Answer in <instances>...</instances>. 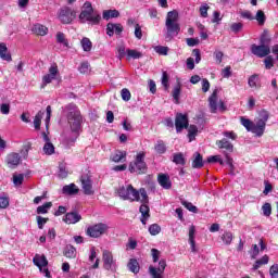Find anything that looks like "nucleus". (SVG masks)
Segmentation results:
<instances>
[{"label": "nucleus", "mask_w": 278, "mask_h": 278, "mask_svg": "<svg viewBox=\"0 0 278 278\" xmlns=\"http://www.w3.org/2000/svg\"><path fill=\"white\" fill-rule=\"evenodd\" d=\"M117 194L123 201H130V203H134V201L149 203V194H147L144 188L137 190L132 185H124L117 189Z\"/></svg>", "instance_id": "obj_1"}, {"label": "nucleus", "mask_w": 278, "mask_h": 278, "mask_svg": "<svg viewBox=\"0 0 278 278\" xmlns=\"http://www.w3.org/2000/svg\"><path fill=\"white\" fill-rule=\"evenodd\" d=\"M179 12L176 10L169 11L166 15V21H165V28H166V34H165V40L166 42H170L173 38L179 36V31H181V26L179 25Z\"/></svg>", "instance_id": "obj_2"}, {"label": "nucleus", "mask_w": 278, "mask_h": 278, "mask_svg": "<svg viewBox=\"0 0 278 278\" xmlns=\"http://www.w3.org/2000/svg\"><path fill=\"white\" fill-rule=\"evenodd\" d=\"M79 21L89 25H99L101 15L94 11L90 1H86L79 14Z\"/></svg>", "instance_id": "obj_3"}, {"label": "nucleus", "mask_w": 278, "mask_h": 278, "mask_svg": "<svg viewBox=\"0 0 278 278\" xmlns=\"http://www.w3.org/2000/svg\"><path fill=\"white\" fill-rule=\"evenodd\" d=\"M66 110L68 111L67 114V122L72 129V132L75 134L76 138L79 135V129H81V113L79 112V109H77V105L75 104H68L66 106Z\"/></svg>", "instance_id": "obj_4"}, {"label": "nucleus", "mask_w": 278, "mask_h": 278, "mask_svg": "<svg viewBox=\"0 0 278 278\" xmlns=\"http://www.w3.org/2000/svg\"><path fill=\"white\" fill-rule=\"evenodd\" d=\"M144 157H147V153L139 152L135 160L130 162L128 166V170L130 173H136L137 175H147V162H144Z\"/></svg>", "instance_id": "obj_5"}, {"label": "nucleus", "mask_w": 278, "mask_h": 278, "mask_svg": "<svg viewBox=\"0 0 278 278\" xmlns=\"http://www.w3.org/2000/svg\"><path fill=\"white\" fill-rule=\"evenodd\" d=\"M56 16L63 25H71L77 18V12L70 7H62L59 9Z\"/></svg>", "instance_id": "obj_6"}, {"label": "nucleus", "mask_w": 278, "mask_h": 278, "mask_svg": "<svg viewBox=\"0 0 278 278\" xmlns=\"http://www.w3.org/2000/svg\"><path fill=\"white\" fill-rule=\"evenodd\" d=\"M216 146L218 149H225L224 155L226 157V164L229 166L230 170H233V159L229 156V153H233V144L224 138L222 140L216 141Z\"/></svg>", "instance_id": "obj_7"}, {"label": "nucleus", "mask_w": 278, "mask_h": 278, "mask_svg": "<svg viewBox=\"0 0 278 278\" xmlns=\"http://www.w3.org/2000/svg\"><path fill=\"white\" fill-rule=\"evenodd\" d=\"M102 262L104 270H111V273H116V268H118V265H116V260H114V255L110 250H104L102 252Z\"/></svg>", "instance_id": "obj_8"}, {"label": "nucleus", "mask_w": 278, "mask_h": 278, "mask_svg": "<svg viewBox=\"0 0 278 278\" xmlns=\"http://www.w3.org/2000/svg\"><path fill=\"white\" fill-rule=\"evenodd\" d=\"M108 229H110V226L99 223L93 226H89L86 233L89 236V238H101V236L108 233Z\"/></svg>", "instance_id": "obj_9"}, {"label": "nucleus", "mask_w": 278, "mask_h": 278, "mask_svg": "<svg viewBox=\"0 0 278 278\" xmlns=\"http://www.w3.org/2000/svg\"><path fill=\"white\" fill-rule=\"evenodd\" d=\"M251 51L256 58H266L267 55H270V47L266 45V39H264V37L261 38V46H251Z\"/></svg>", "instance_id": "obj_10"}, {"label": "nucleus", "mask_w": 278, "mask_h": 278, "mask_svg": "<svg viewBox=\"0 0 278 278\" xmlns=\"http://www.w3.org/2000/svg\"><path fill=\"white\" fill-rule=\"evenodd\" d=\"M58 75H60V70L58 68V64L54 63L49 67L48 74L43 75L41 88H46L51 81L58 79Z\"/></svg>", "instance_id": "obj_11"}, {"label": "nucleus", "mask_w": 278, "mask_h": 278, "mask_svg": "<svg viewBox=\"0 0 278 278\" xmlns=\"http://www.w3.org/2000/svg\"><path fill=\"white\" fill-rule=\"evenodd\" d=\"M175 127L177 134H181L184 129H188V115L181 113L176 114Z\"/></svg>", "instance_id": "obj_12"}, {"label": "nucleus", "mask_w": 278, "mask_h": 278, "mask_svg": "<svg viewBox=\"0 0 278 278\" xmlns=\"http://www.w3.org/2000/svg\"><path fill=\"white\" fill-rule=\"evenodd\" d=\"M41 136L45 142L43 153L46 155H53V153H55V146H53V143L51 142V138H49V135H47V132H42Z\"/></svg>", "instance_id": "obj_13"}, {"label": "nucleus", "mask_w": 278, "mask_h": 278, "mask_svg": "<svg viewBox=\"0 0 278 278\" xmlns=\"http://www.w3.org/2000/svg\"><path fill=\"white\" fill-rule=\"evenodd\" d=\"M5 162H7V166H9V168H16V166H18V164H21V154L16 153V152H11L7 155Z\"/></svg>", "instance_id": "obj_14"}, {"label": "nucleus", "mask_w": 278, "mask_h": 278, "mask_svg": "<svg viewBox=\"0 0 278 278\" xmlns=\"http://www.w3.org/2000/svg\"><path fill=\"white\" fill-rule=\"evenodd\" d=\"M250 131L252 134H255V136H257L258 138H262V136H264V131H266V124L256 119L255 123H252V128Z\"/></svg>", "instance_id": "obj_15"}, {"label": "nucleus", "mask_w": 278, "mask_h": 278, "mask_svg": "<svg viewBox=\"0 0 278 278\" xmlns=\"http://www.w3.org/2000/svg\"><path fill=\"white\" fill-rule=\"evenodd\" d=\"M114 33L117 36H121V34H123V25L109 23L106 25V34L112 38V36H114Z\"/></svg>", "instance_id": "obj_16"}, {"label": "nucleus", "mask_w": 278, "mask_h": 278, "mask_svg": "<svg viewBox=\"0 0 278 278\" xmlns=\"http://www.w3.org/2000/svg\"><path fill=\"white\" fill-rule=\"evenodd\" d=\"M83 190L85 194L90 195L94 194V191L92 190V180L88 176H83L80 178Z\"/></svg>", "instance_id": "obj_17"}, {"label": "nucleus", "mask_w": 278, "mask_h": 278, "mask_svg": "<svg viewBox=\"0 0 278 278\" xmlns=\"http://www.w3.org/2000/svg\"><path fill=\"white\" fill-rule=\"evenodd\" d=\"M208 105L212 114H216V110H218V89H215L208 98Z\"/></svg>", "instance_id": "obj_18"}, {"label": "nucleus", "mask_w": 278, "mask_h": 278, "mask_svg": "<svg viewBox=\"0 0 278 278\" xmlns=\"http://www.w3.org/2000/svg\"><path fill=\"white\" fill-rule=\"evenodd\" d=\"M63 220L66 225H75L81 220V215L77 212H71L65 215Z\"/></svg>", "instance_id": "obj_19"}, {"label": "nucleus", "mask_w": 278, "mask_h": 278, "mask_svg": "<svg viewBox=\"0 0 278 278\" xmlns=\"http://www.w3.org/2000/svg\"><path fill=\"white\" fill-rule=\"evenodd\" d=\"M157 181L161 187H163L165 190H170L173 184L170 182V177L166 174H159Z\"/></svg>", "instance_id": "obj_20"}, {"label": "nucleus", "mask_w": 278, "mask_h": 278, "mask_svg": "<svg viewBox=\"0 0 278 278\" xmlns=\"http://www.w3.org/2000/svg\"><path fill=\"white\" fill-rule=\"evenodd\" d=\"M147 204L148 203H142L139 208V212L141 214L142 225H147V220H149V218H151V214H149L151 212V210L149 208V205H147Z\"/></svg>", "instance_id": "obj_21"}, {"label": "nucleus", "mask_w": 278, "mask_h": 278, "mask_svg": "<svg viewBox=\"0 0 278 278\" xmlns=\"http://www.w3.org/2000/svg\"><path fill=\"white\" fill-rule=\"evenodd\" d=\"M33 262L35 266H37L39 269L40 268H46V266H49V261H47V256L36 254L35 257L33 258Z\"/></svg>", "instance_id": "obj_22"}, {"label": "nucleus", "mask_w": 278, "mask_h": 278, "mask_svg": "<svg viewBox=\"0 0 278 278\" xmlns=\"http://www.w3.org/2000/svg\"><path fill=\"white\" fill-rule=\"evenodd\" d=\"M194 233H197V228L194 225L189 227V244L191 247L192 253H197V242L194 241Z\"/></svg>", "instance_id": "obj_23"}, {"label": "nucleus", "mask_w": 278, "mask_h": 278, "mask_svg": "<svg viewBox=\"0 0 278 278\" xmlns=\"http://www.w3.org/2000/svg\"><path fill=\"white\" fill-rule=\"evenodd\" d=\"M31 31L37 36H47L49 28L42 24H35L31 28Z\"/></svg>", "instance_id": "obj_24"}, {"label": "nucleus", "mask_w": 278, "mask_h": 278, "mask_svg": "<svg viewBox=\"0 0 278 278\" xmlns=\"http://www.w3.org/2000/svg\"><path fill=\"white\" fill-rule=\"evenodd\" d=\"M0 58L5 62H12V54L8 52V46L5 43H0Z\"/></svg>", "instance_id": "obj_25"}, {"label": "nucleus", "mask_w": 278, "mask_h": 278, "mask_svg": "<svg viewBox=\"0 0 278 278\" xmlns=\"http://www.w3.org/2000/svg\"><path fill=\"white\" fill-rule=\"evenodd\" d=\"M62 192L63 194L73 197V194H77L79 192V188H77L75 184H70L63 187Z\"/></svg>", "instance_id": "obj_26"}, {"label": "nucleus", "mask_w": 278, "mask_h": 278, "mask_svg": "<svg viewBox=\"0 0 278 278\" xmlns=\"http://www.w3.org/2000/svg\"><path fill=\"white\" fill-rule=\"evenodd\" d=\"M127 267L130 270V273H134L135 275H138V273H140V264L136 258H130Z\"/></svg>", "instance_id": "obj_27"}, {"label": "nucleus", "mask_w": 278, "mask_h": 278, "mask_svg": "<svg viewBox=\"0 0 278 278\" xmlns=\"http://www.w3.org/2000/svg\"><path fill=\"white\" fill-rule=\"evenodd\" d=\"M172 97L176 103V105H179V97H181V83H177V85L172 90Z\"/></svg>", "instance_id": "obj_28"}, {"label": "nucleus", "mask_w": 278, "mask_h": 278, "mask_svg": "<svg viewBox=\"0 0 278 278\" xmlns=\"http://www.w3.org/2000/svg\"><path fill=\"white\" fill-rule=\"evenodd\" d=\"M121 16V13L118 10H106L103 11L102 17L104 21H110V18H118Z\"/></svg>", "instance_id": "obj_29"}, {"label": "nucleus", "mask_w": 278, "mask_h": 278, "mask_svg": "<svg viewBox=\"0 0 278 278\" xmlns=\"http://www.w3.org/2000/svg\"><path fill=\"white\" fill-rule=\"evenodd\" d=\"M192 168H203V156L201 153L195 152L193 154Z\"/></svg>", "instance_id": "obj_30"}, {"label": "nucleus", "mask_w": 278, "mask_h": 278, "mask_svg": "<svg viewBox=\"0 0 278 278\" xmlns=\"http://www.w3.org/2000/svg\"><path fill=\"white\" fill-rule=\"evenodd\" d=\"M125 157H127V153L123 151H115V153L111 155L112 162H115V163L123 162Z\"/></svg>", "instance_id": "obj_31"}, {"label": "nucleus", "mask_w": 278, "mask_h": 278, "mask_svg": "<svg viewBox=\"0 0 278 278\" xmlns=\"http://www.w3.org/2000/svg\"><path fill=\"white\" fill-rule=\"evenodd\" d=\"M127 60H140V58H142V52L138 51V50H131V49H127Z\"/></svg>", "instance_id": "obj_32"}, {"label": "nucleus", "mask_w": 278, "mask_h": 278, "mask_svg": "<svg viewBox=\"0 0 278 278\" xmlns=\"http://www.w3.org/2000/svg\"><path fill=\"white\" fill-rule=\"evenodd\" d=\"M64 255L65 257L73 260L77 255V250L73 245H66L64 249Z\"/></svg>", "instance_id": "obj_33"}, {"label": "nucleus", "mask_w": 278, "mask_h": 278, "mask_svg": "<svg viewBox=\"0 0 278 278\" xmlns=\"http://www.w3.org/2000/svg\"><path fill=\"white\" fill-rule=\"evenodd\" d=\"M174 164L186 166V157H184V153H175L173 155Z\"/></svg>", "instance_id": "obj_34"}, {"label": "nucleus", "mask_w": 278, "mask_h": 278, "mask_svg": "<svg viewBox=\"0 0 278 278\" xmlns=\"http://www.w3.org/2000/svg\"><path fill=\"white\" fill-rule=\"evenodd\" d=\"M220 239L224 242V244L229 247V244L233 242V233L231 231H226L222 235Z\"/></svg>", "instance_id": "obj_35"}, {"label": "nucleus", "mask_w": 278, "mask_h": 278, "mask_svg": "<svg viewBox=\"0 0 278 278\" xmlns=\"http://www.w3.org/2000/svg\"><path fill=\"white\" fill-rule=\"evenodd\" d=\"M80 45L83 47V50L86 52L92 51V41L88 37H85L81 39Z\"/></svg>", "instance_id": "obj_36"}, {"label": "nucleus", "mask_w": 278, "mask_h": 278, "mask_svg": "<svg viewBox=\"0 0 278 278\" xmlns=\"http://www.w3.org/2000/svg\"><path fill=\"white\" fill-rule=\"evenodd\" d=\"M45 116V112L42 111H39L35 118H34V126H35V129H40V125L42 123V117Z\"/></svg>", "instance_id": "obj_37"}, {"label": "nucleus", "mask_w": 278, "mask_h": 278, "mask_svg": "<svg viewBox=\"0 0 278 278\" xmlns=\"http://www.w3.org/2000/svg\"><path fill=\"white\" fill-rule=\"evenodd\" d=\"M56 42H59V45H63V47H68L66 35H64L62 31L56 33Z\"/></svg>", "instance_id": "obj_38"}, {"label": "nucleus", "mask_w": 278, "mask_h": 278, "mask_svg": "<svg viewBox=\"0 0 278 278\" xmlns=\"http://www.w3.org/2000/svg\"><path fill=\"white\" fill-rule=\"evenodd\" d=\"M268 117H269L268 111L262 110L258 113V118L256 121H258L260 123H263L264 125H266V123H268Z\"/></svg>", "instance_id": "obj_39"}, {"label": "nucleus", "mask_w": 278, "mask_h": 278, "mask_svg": "<svg viewBox=\"0 0 278 278\" xmlns=\"http://www.w3.org/2000/svg\"><path fill=\"white\" fill-rule=\"evenodd\" d=\"M255 20L257 21L258 25H264L266 23V14H264V11L258 10L256 12Z\"/></svg>", "instance_id": "obj_40"}, {"label": "nucleus", "mask_w": 278, "mask_h": 278, "mask_svg": "<svg viewBox=\"0 0 278 278\" xmlns=\"http://www.w3.org/2000/svg\"><path fill=\"white\" fill-rule=\"evenodd\" d=\"M197 131H199V128H197L195 125H190L188 128V136H189V141L192 142L194 140V136H197Z\"/></svg>", "instance_id": "obj_41"}, {"label": "nucleus", "mask_w": 278, "mask_h": 278, "mask_svg": "<svg viewBox=\"0 0 278 278\" xmlns=\"http://www.w3.org/2000/svg\"><path fill=\"white\" fill-rule=\"evenodd\" d=\"M59 177L61 179H66L68 177V170L66 169V165L64 164L59 165Z\"/></svg>", "instance_id": "obj_42"}, {"label": "nucleus", "mask_w": 278, "mask_h": 278, "mask_svg": "<svg viewBox=\"0 0 278 278\" xmlns=\"http://www.w3.org/2000/svg\"><path fill=\"white\" fill-rule=\"evenodd\" d=\"M52 205L53 204L51 202H48L43 205L38 206L37 207V214H47V212H49V210Z\"/></svg>", "instance_id": "obj_43"}, {"label": "nucleus", "mask_w": 278, "mask_h": 278, "mask_svg": "<svg viewBox=\"0 0 278 278\" xmlns=\"http://www.w3.org/2000/svg\"><path fill=\"white\" fill-rule=\"evenodd\" d=\"M154 149L156 153L164 154L166 153V144H164V141H157L154 146Z\"/></svg>", "instance_id": "obj_44"}, {"label": "nucleus", "mask_w": 278, "mask_h": 278, "mask_svg": "<svg viewBox=\"0 0 278 278\" xmlns=\"http://www.w3.org/2000/svg\"><path fill=\"white\" fill-rule=\"evenodd\" d=\"M160 231H162V227H160V225H157V224L150 225L149 233L151 236H157V233H160Z\"/></svg>", "instance_id": "obj_45"}, {"label": "nucleus", "mask_w": 278, "mask_h": 278, "mask_svg": "<svg viewBox=\"0 0 278 278\" xmlns=\"http://www.w3.org/2000/svg\"><path fill=\"white\" fill-rule=\"evenodd\" d=\"M25 180V175H13V184L14 186H23V181Z\"/></svg>", "instance_id": "obj_46"}, {"label": "nucleus", "mask_w": 278, "mask_h": 278, "mask_svg": "<svg viewBox=\"0 0 278 278\" xmlns=\"http://www.w3.org/2000/svg\"><path fill=\"white\" fill-rule=\"evenodd\" d=\"M154 51L155 53H159V55H168V47L156 46Z\"/></svg>", "instance_id": "obj_47"}, {"label": "nucleus", "mask_w": 278, "mask_h": 278, "mask_svg": "<svg viewBox=\"0 0 278 278\" xmlns=\"http://www.w3.org/2000/svg\"><path fill=\"white\" fill-rule=\"evenodd\" d=\"M168 73L163 72L162 73V86L165 88V90H168V88L170 87V85L168 84Z\"/></svg>", "instance_id": "obj_48"}, {"label": "nucleus", "mask_w": 278, "mask_h": 278, "mask_svg": "<svg viewBox=\"0 0 278 278\" xmlns=\"http://www.w3.org/2000/svg\"><path fill=\"white\" fill-rule=\"evenodd\" d=\"M241 125H243V127H245L248 131H251L253 127V122H251V119L249 118L241 117Z\"/></svg>", "instance_id": "obj_49"}, {"label": "nucleus", "mask_w": 278, "mask_h": 278, "mask_svg": "<svg viewBox=\"0 0 278 278\" xmlns=\"http://www.w3.org/2000/svg\"><path fill=\"white\" fill-rule=\"evenodd\" d=\"M262 210H263L264 216H270V214H273V206L270 205V203H265L262 206Z\"/></svg>", "instance_id": "obj_50"}, {"label": "nucleus", "mask_w": 278, "mask_h": 278, "mask_svg": "<svg viewBox=\"0 0 278 278\" xmlns=\"http://www.w3.org/2000/svg\"><path fill=\"white\" fill-rule=\"evenodd\" d=\"M121 94H122L123 101H130L131 92L129 91V89L127 88L122 89Z\"/></svg>", "instance_id": "obj_51"}, {"label": "nucleus", "mask_w": 278, "mask_h": 278, "mask_svg": "<svg viewBox=\"0 0 278 278\" xmlns=\"http://www.w3.org/2000/svg\"><path fill=\"white\" fill-rule=\"evenodd\" d=\"M242 27H244V25L242 23H232L230 25V29H231V31H233V34L240 33Z\"/></svg>", "instance_id": "obj_52"}, {"label": "nucleus", "mask_w": 278, "mask_h": 278, "mask_svg": "<svg viewBox=\"0 0 278 278\" xmlns=\"http://www.w3.org/2000/svg\"><path fill=\"white\" fill-rule=\"evenodd\" d=\"M164 270H166V261L161 260L159 262V267L156 268L157 275H164Z\"/></svg>", "instance_id": "obj_53"}, {"label": "nucleus", "mask_w": 278, "mask_h": 278, "mask_svg": "<svg viewBox=\"0 0 278 278\" xmlns=\"http://www.w3.org/2000/svg\"><path fill=\"white\" fill-rule=\"evenodd\" d=\"M182 205L189 210V212H192L193 214H197L199 212V208L194 206L191 202H182Z\"/></svg>", "instance_id": "obj_54"}, {"label": "nucleus", "mask_w": 278, "mask_h": 278, "mask_svg": "<svg viewBox=\"0 0 278 278\" xmlns=\"http://www.w3.org/2000/svg\"><path fill=\"white\" fill-rule=\"evenodd\" d=\"M257 74H254L249 78L248 84L250 88H257Z\"/></svg>", "instance_id": "obj_55"}, {"label": "nucleus", "mask_w": 278, "mask_h": 278, "mask_svg": "<svg viewBox=\"0 0 278 278\" xmlns=\"http://www.w3.org/2000/svg\"><path fill=\"white\" fill-rule=\"evenodd\" d=\"M264 62H265V68L267 71H270V68L275 66V60L273 59V56H267Z\"/></svg>", "instance_id": "obj_56"}, {"label": "nucleus", "mask_w": 278, "mask_h": 278, "mask_svg": "<svg viewBox=\"0 0 278 278\" xmlns=\"http://www.w3.org/2000/svg\"><path fill=\"white\" fill-rule=\"evenodd\" d=\"M250 255L252 260H255L257 255H260V247H257V244L252 245V249L250 250Z\"/></svg>", "instance_id": "obj_57"}, {"label": "nucleus", "mask_w": 278, "mask_h": 278, "mask_svg": "<svg viewBox=\"0 0 278 278\" xmlns=\"http://www.w3.org/2000/svg\"><path fill=\"white\" fill-rule=\"evenodd\" d=\"M135 37L138 40H142V26L140 24H135Z\"/></svg>", "instance_id": "obj_58"}, {"label": "nucleus", "mask_w": 278, "mask_h": 278, "mask_svg": "<svg viewBox=\"0 0 278 278\" xmlns=\"http://www.w3.org/2000/svg\"><path fill=\"white\" fill-rule=\"evenodd\" d=\"M207 10H210V5L206 3L200 7V16H202V18H207Z\"/></svg>", "instance_id": "obj_59"}, {"label": "nucleus", "mask_w": 278, "mask_h": 278, "mask_svg": "<svg viewBox=\"0 0 278 278\" xmlns=\"http://www.w3.org/2000/svg\"><path fill=\"white\" fill-rule=\"evenodd\" d=\"M117 53H118V59L123 60V58H127V50L125 49V47L123 45L117 47Z\"/></svg>", "instance_id": "obj_60"}, {"label": "nucleus", "mask_w": 278, "mask_h": 278, "mask_svg": "<svg viewBox=\"0 0 278 278\" xmlns=\"http://www.w3.org/2000/svg\"><path fill=\"white\" fill-rule=\"evenodd\" d=\"M222 77H224V79H229V77H231V66H226L222 70Z\"/></svg>", "instance_id": "obj_61"}, {"label": "nucleus", "mask_w": 278, "mask_h": 278, "mask_svg": "<svg viewBox=\"0 0 278 278\" xmlns=\"http://www.w3.org/2000/svg\"><path fill=\"white\" fill-rule=\"evenodd\" d=\"M223 136L226 138V140H237L238 138V135H236L233 131H224Z\"/></svg>", "instance_id": "obj_62"}, {"label": "nucleus", "mask_w": 278, "mask_h": 278, "mask_svg": "<svg viewBox=\"0 0 278 278\" xmlns=\"http://www.w3.org/2000/svg\"><path fill=\"white\" fill-rule=\"evenodd\" d=\"M269 275L271 278H278V265L275 264L269 269Z\"/></svg>", "instance_id": "obj_63"}, {"label": "nucleus", "mask_w": 278, "mask_h": 278, "mask_svg": "<svg viewBox=\"0 0 278 278\" xmlns=\"http://www.w3.org/2000/svg\"><path fill=\"white\" fill-rule=\"evenodd\" d=\"M1 114H10V103H2L0 105Z\"/></svg>", "instance_id": "obj_64"}]
</instances>
